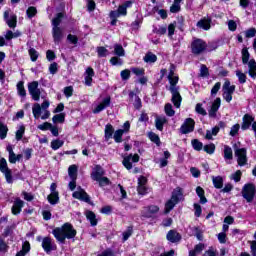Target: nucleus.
Returning <instances> with one entry per match:
<instances>
[{
    "instance_id": "f257e3e1",
    "label": "nucleus",
    "mask_w": 256,
    "mask_h": 256,
    "mask_svg": "<svg viewBox=\"0 0 256 256\" xmlns=\"http://www.w3.org/2000/svg\"><path fill=\"white\" fill-rule=\"evenodd\" d=\"M52 233L59 243H65V239H75L77 230L70 223H65L62 227L55 228Z\"/></svg>"
},
{
    "instance_id": "f03ea898",
    "label": "nucleus",
    "mask_w": 256,
    "mask_h": 256,
    "mask_svg": "<svg viewBox=\"0 0 256 256\" xmlns=\"http://www.w3.org/2000/svg\"><path fill=\"white\" fill-rule=\"evenodd\" d=\"M168 80L171 85L170 92L172 94V103L174 107H176V109H179V107H181V101H183V98H181V94L179 93V88L175 86L176 83H179V77L175 76V73L173 72V68L170 69Z\"/></svg>"
},
{
    "instance_id": "7ed1b4c3",
    "label": "nucleus",
    "mask_w": 256,
    "mask_h": 256,
    "mask_svg": "<svg viewBox=\"0 0 256 256\" xmlns=\"http://www.w3.org/2000/svg\"><path fill=\"white\" fill-rule=\"evenodd\" d=\"M183 201V190L181 188H176L172 192L171 199H169L165 204V213H170L172 209L175 208V205Z\"/></svg>"
},
{
    "instance_id": "20e7f679",
    "label": "nucleus",
    "mask_w": 256,
    "mask_h": 256,
    "mask_svg": "<svg viewBox=\"0 0 256 256\" xmlns=\"http://www.w3.org/2000/svg\"><path fill=\"white\" fill-rule=\"evenodd\" d=\"M250 54L247 48L242 49V63L243 65H248V74L252 79L256 78V62L254 59L249 60Z\"/></svg>"
},
{
    "instance_id": "39448f33",
    "label": "nucleus",
    "mask_w": 256,
    "mask_h": 256,
    "mask_svg": "<svg viewBox=\"0 0 256 256\" xmlns=\"http://www.w3.org/2000/svg\"><path fill=\"white\" fill-rule=\"evenodd\" d=\"M241 195L247 203H253L256 196V186L253 183H247L242 187Z\"/></svg>"
},
{
    "instance_id": "423d86ee",
    "label": "nucleus",
    "mask_w": 256,
    "mask_h": 256,
    "mask_svg": "<svg viewBox=\"0 0 256 256\" xmlns=\"http://www.w3.org/2000/svg\"><path fill=\"white\" fill-rule=\"evenodd\" d=\"M223 91V99L227 103H231L233 101V94L235 93V85H231L229 80H226L222 86Z\"/></svg>"
},
{
    "instance_id": "0eeeda50",
    "label": "nucleus",
    "mask_w": 256,
    "mask_h": 256,
    "mask_svg": "<svg viewBox=\"0 0 256 256\" xmlns=\"http://www.w3.org/2000/svg\"><path fill=\"white\" fill-rule=\"evenodd\" d=\"M207 49V42L196 38L191 43V51L194 55H201Z\"/></svg>"
},
{
    "instance_id": "6e6552de",
    "label": "nucleus",
    "mask_w": 256,
    "mask_h": 256,
    "mask_svg": "<svg viewBox=\"0 0 256 256\" xmlns=\"http://www.w3.org/2000/svg\"><path fill=\"white\" fill-rule=\"evenodd\" d=\"M0 171L5 176L7 183H13V176L11 169L7 166V160L5 158L0 159Z\"/></svg>"
},
{
    "instance_id": "1a4fd4ad",
    "label": "nucleus",
    "mask_w": 256,
    "mask_h": 256,
    "mask_svg": "<svg viewBox=\"0 0 256 256\" xmlns=\"http://www.w3.org/2000/svg\"><path fill=\"white\" fill-rule=\"evenodd\" d=\"M28 91L34 101L41 98V90H39V82L33 81L28 85Z\"/></svg>"
},
{
    "instance_id": "9d476101",
    "label": "nucleus",
    "mask_w": 256,
    "mask_h": 256,
    "mask_svg": "<svg viewBox=\"0 0 256 256\" xmlns=\"http://www.w3.org/2000/svg\"><path fill=\"white\" fill-rule=\"evenodd\" d=\"M235 157H237V162L240 167L247 165V149L245 148H235Z\"/></svg>"
},
{
    "instance_id": "9b49d317",
    "label": "nucleus",
    "mask_w": 256,
    "mask_h": 256,
    "mask_svg": "<svg viewBox=\"0 0 256 256\" xmlns=\"http://www.w3.org/2000/svg\"><path fill=\"white\" fill-rule=\"evenodd\" d=\"M193 131H195V120L187 118L180 127V133L187 135L188 133H193Z\"/></svg>"
},
{
    "instance_id": "f8f14e48",
    "label": "nucleus",
    "mask_w": 256,
    "mask_h": 256,
    "mask_svg": "<svg viewBox=\"0 0 256 256\" xmlns=\"http://www.w3.org/2000/svg\"><path fill=\"white\" fill-rule=\"evenodd\" d=\"M9 13V10L4 12V21L7 23L8 27H10V29H15V27H17V15L11 14L9 16Z\"/></svg>"
},
{
    "instance_id": "ddd939ff",
    "label": "nucleus",
    "mask_w": 256,
    "mask_h": 256,
    "mask_svg": "<svg viewBox=\"0 0 256 256\" xmlns=\"http://www.w3.org/2000/svg\"><path fill=\"white\" fill-rule=\"evenodd\" d=\"M131 161L133 163H139V154H130L129 156H126L124 159H123V165L125 168L129 170L133 169V164H131Z\"/></svg>"
},
{
    "instance_id": "4468645a",
    "label": "nucleus",
    "mask_w": 256,
    "mask_h": 256,
    "mask_svg": "<svg viewBox=\"0 0 256 256\" xmlns=\"http://www.w3.org/2000/svg\"><path fill=\"white\" fill-rule=\"evenodd\" d=\"M111 105V97H106L100 102L98 105L95 106V108L92 110V113L97 115V113H101V111H105L107 107Z\"/></svg>"
},
{
    "instance_id": "2eb2a0df",
    "label": "nucleus",
    "mask_w": 256,
    "mask_h": 256,
    "mask_svg": "<svg viewBox=\"0 0 256 256\" xmlns=\"http://www.w3.org/2000/svg\"><path fill=\"white\" fill-rule=\"evenodd\" d=\"M42 248L45 253H51V251H55L57 249V245L54 244L53 240L49 237H45L42 240Z\"/></svg>"
},
{
    "instance_id": "dca6fc26",
    "label": "nucleus",
    "mask_w": 256,
    "mask_h": 256,
    "mask_svg": "<svg viewBox=\"0 0 256 256\" xmlns=\"http://www.w3.org/2000/svg\"><path fill=\"white\" fill-rule=\"evenodd\" d=\"M105 175V170L100 165H96L91 173V179L93 181H98V179H101Z\"/></svg>"
},
{
    "instance_id": "f3484780",
    "label": "nucleus",
    "mask_w": 256,
    "mask_h": 256,
    "mask_svg": "<svg viewBox=\"0 0 256 256\" xmlns=\"http://www.w3.org/2000/svg\"><path fill=\"white\" fill-rule=\"evenodd\" d=\"M72 197H74V199H79L80 201H85V203H89V195H87V192H85L81 187H79L77 191L73 192Z\"/></svg>"
},
{
    "instance_id": "a211bd4d",
    "label": "nucleus",
    "mask_w": 256,
    "mask_h": 256,
    "mask_svg": "<svg viewBox=\"0 0 256 256\" xmlns=\"http://www.w3.org/2000/svg\"><path fill=\"white\" fill-rule=\"evenodd\" d=\"M242 125H241V129L242 131H247V129H249V127H251V124L254 123L253 121H255V118H253V116L249 115V114H245L243 116L242 119Z\"/></svg>"
},
{
    "instance_id": "6ab92c4d",
    "label": "nucleus",
    "mask_w": 256,
    "mask_h": 256,
    "mask_svg": "<svg viewBox=\"0 0 256 256\" xmlns=\"http://www.w3.org/2000/svg\"><path fill=\"white\" fill-rule=\"evenodd\" d=\"M24 205H25V202H23V200H21V198H16L14 201V204L12 206L13 215H19V213H21V209H23Z\"/></svg>"
},
{
    "instance_id": "aec40b11",
    "label": "nucleus",
    "mask_w": 256,
    "mask_h": 256,
    "mask_svg": "<svg viewBox=\"0 0 256 256\" xmlns=\"http://www.w3.org/2000/svg\"><path fill=\"white\" fill-rule=\"evenodd\" d=\"M52 37L54 39V43H61V39H63V29H61V27H53Z\"/></svg>"
},
{
    "instance_id": "412c9836",
    "label": "nucleus",
    "mask_w": 256,
    "mask_h": 256,
    "mask_svg": "<svg viewBox=\"0 0 256 256\" xmlns=\"http://www.w3.org/2000/svg\"><path fill=\"white\" fill-rule=\"evenodd\" d=\"M220 107H221V98H216L209 111V117H216L217 111H219Z\"/></svg>"
},
{
    "instance_id": "4be33fe9",
    "label": "nucleus",
    "mask_w": 256,
    "mask_h": 256,
    "mask_svg": "<svg viewBox=\"0 0 256 256\" xmlns=\"http://www.w3.org/2000/svg\"><path fill=\"white\" fill-rule=\"evenodd\" d=\"M93 77H95V71H93V68L91 67L87 68L84 82L87 87H91V84L93 83Z\"/></svg>"
},
{
    "instance_id": "5701e85b",
    "label": "nucleus",
    "mask_w": 256,
    "mask_h": 256,
    "mask_svg": "<svg viewBox=\"0 0 256 256\" xmlns=\"http://www.w3.org/2000/svg\"><path fill=\"white\" fill-rule=\"evenodd\" d=\"M167 239L170 241V243H177L181 241V234L175 230H170L167 234Z\"/></svg>"
},
{
    "instance_id": "b1692460",
    "label": "nucleus",
    "mask_w": 256,
    "mask_h": 256,
    "mask_svg": "<svg viewBox=\"0 0 256 256\" xmlns=\"http://www.w3.org/2000/svg\"><path fill=\"white\" fill-rule=\"evenodd\" d=\"M127 15V10L124 5H120L117 10L110 12V17H125Z\"/></svg>"
},
{
    "instance_id": "393cba45",
    "label": "nucleus",
    "mask_w": 256,
    "mask_h": 256,
    "mask_svg": "<svg viewBox=\"0 0 256 256\" xmlns=\"http://www.w3.org/2000/svg\"><path fill=\"white\" fill-rule=\"evenodd\" d=\"M167 123V118L165 116H156L155 127L158 131H163V125Z\"/></svg>"
},
{
    "instance_id": "a878e982",
    "label": "nucleus",
    "mask_w": 256,
    "mask_h": 256,
    "mask_svg": "<svg viewBox=\"0 0 256 256\" xmlns=\"http://www.w3.org/2000/svg\"><path fill=\"white\" fill-rule=\"evenodd\" d=\"M197 27L204 29V31H209L211 29V20L204 18L197 22Z\"/></svg>"
},
{
    "instance_id": "bb28decb",
    "label": "nucleus",
    "mask_w": 256,
    "mask_h": 256,
    "mask_svg": "<svg viewBox=\"0 0 256 256\" xmlns=\"http://www.w3.org/2000/svg\"><path fill=\"white\" fill-rule=\"evenodd\" d=\"M144 216L145 217H153L156 213H159V207L152 205L144 209Z\"/></svg>"
},
{
    "instance_id": "cd10ccee",
    "label": "nucleus",
    "mask_w": 256,
    "mask_h": 256,
    "mask_svg": "<svg viewBox=\"0 0 256 256\" xmlns=\"http://www.w3.org/2000/svg\"><path fill=\"white\" fill-rule=\"evenodd\" d=\"M104 133H105V139H106V141H109V139H112V138H113V133H115V128H113V125L107 124V125L105 126Z\"/></svg>"
},
{
    "instance_id": "c85d7f7f",
    "label": "nucleus",
    "mask_w": 256,
    "mask_h": 256,
    "mask_svg": "<svg viewBox=\"0 0 256 256\" xmlns=\"http://www.w3.org/2000/svg\"><path fill=\"white\" fill-rule=\"evenodd\" d=\"M196 194L200 198L201 205H205V203H207V198L205 197V190H203L201 186H198L196 188Z\"/></svg>"
},
{
    "instance_id": "c756f323",
    "label": "nucleus",
    "mask_w": 256,
    "mask_h": 256,
    "mask_svg": "<svg viewBox=\"0 0 256 256\" xmlns=\"http://www.w3.org/2000/svg\"><path fill=\"white\" fill-rule=\"evenodd\" d=\"M212 183L216 189H223V177L212 176Z\"/></svg>"
},
{
    "instance_id": "7c9ffc66",
    "label": "nucleus",
    "mask_w": 256,
    "mask_h": 256,
    "mask_svg": "<svg viewBox=\"0 0 256 256\" xmlns=\"http://www.w3.org/2000/svg\"><path fill=\"white\" fill-rule=\"evenodd\" d=\"M47 199L50 205H57V203H59V192L50 193Z\"/></svg>"
},
{
    "instance_id": "2f4dec72",
    "label": "nucleus",
    "mask_w": 256,
    "mask_h": 256,
    "mask_svg": "<svg viewBox=\"0 0 256 256\" xmlns=\"http://www.w3.org/2000/svg\"><path fill=\"white\" fill-rule=\"evenodd\" d=\"M114 55L117 57H125V49L121 44L114 45Z\"/></svg>"
},
{
    "instance_id": "473e14b6",
    "label": "nucleus",
    "mask_w": 256,
    "mask_h": 256,
    "mask_svg": "<svg viewBox=\"0 0 256 256\" xmlns=\"http://www.w3.org/2000/svg\"><path fill=\"white\" fill-rule=\"evenodd\" d=\"M125 133V130L119 129L114 132L113 139L116 143H122L123 142V134Z\"/></svg>"
},
{
    "instance_id": "72a5a7b5",
    "label": "nucleus",
    "mask_w": 256,
    "mask_h": 256,
    "mask_svg": "<svg viewBox=\"0 0 256 256\" xmlns=\"http://www.w3.org/2000/svg\"><path fill=\"white\" fill-rule=\"evenodd\" d=\"M41 105L39 103L34 104L32 107V113L34 115V119H39L41 117Z\"/></svg>"
},
{
    "instance_id": "f704fd0d",
    "label": "nucleus",
    "mask_w": 256,
    "mask_h": 256,
    "mask_svg": "<svg viewBox=\"0 0 256 256\" xmlns=\"http://www.w3.org/2000/svg\"><path fill=\"white\" fill-rule=\"evenodd\" d=\"M129 97L131 99H134V107L135 109H141V98L139 96L135 95V93L130 92Z\"/></svg>"
},
{
    "instance_id": "c9c22d12",
    "label": "nucleus",
    "mask_w": 256,
    "mask_h": 256,
    "mask_svg": "<svg viewBox=\"0 0 256 256\" xmlns=\"http://www.w3.org/2000/svg\"><path fill=\"white\" fill-rule=\"evenodd\" d=\"M183 0H174L173 5L170 7V12L171 13H179V11H181V5L180 3Z\"/></svg>"
},
{
    "instance_id": "e433bc0d",
    "label": "nucleus",
    "mask_w": 256,
    "mask_h": 256,
    "mask_svg": "<svg viewBox=\"0 0 256 256\" xmlns=\"http://www.w3.org/2000/svg\"><path fill=\"white\" fill-rule=\"evenodd\" d=\"M145 63H155L157 61V55L153 54L152 52H148L144 56Z\"/></svg>"
},
{
    "instance_id": "4c0bfd02",
    "label": "nucleus",
    "mask_w": 256,
    "mask_h": 256,
    "mask_svg": "<svg viewBox=\"0 0 256 256\" xmlns=\"http://www.w3.org/2000/svg\"><path fill=\"white\" fill-rule=\"evenodd\" d=\"M86 217L88 221H90L92 227H95L97 225V218L95 216V213L88 211L86 212Z\"/></svg>"
},
{
    "instance_id": "58836bf2",
    "label": "nucleus",
    "mask_w": 256,
    "mask_h": 256,
    "mask_svg": "<svg viewBox=\"0 0 256 256\" xmlns=\"http://www.w3.org/2000/svg\"><path fill=\"white\" fill-rule=\"evenodd\" d=\"M62 145H65V142L63 140L56 139L51 142V148L53 149V151H57V149H61Z\"/></svg>"
},
{
    "instance_id": "ea45409f",
    "label": "nucleus",
    "mask_w": 256,
    "mask_h": 256,
    "mask_svg": "<svg viewBox=\"0 0 256 256\" xmlns=\"http://www.w3.org/2000/svg\"><path fill=\"white\" fill-rule=\"evenodd\" d=\"M224 159H227V160L233 159V149H231V147L227 145L224 146Z\"/></svg>"
},
{
    "instance_id": "a19ab883",
    "label": "nucleus",
    "mask_w": 256,
    "mask_h": 256,
    "mask_svg": "<svg viewBox=\"0 0 256 256\" xmlns=\"http://www.w3.org/2000/svg\"><path fill=\"white\" fill-rule=\"evenodd\" d=\"M68 174H69L70 179H77V165L69 166Z\"/></svg>"
},
{
    "instance_id": "79ce46f5",
    "label": "nucleus",
    "mask_w": 256,
    "mask_h": 256,
    "mask_svg": "<svg viewBox=\"0 0 256 256\" xmlns=\"http://www.w3.org/2000/svg\"><path fill=\"white\" fill-rule=\"evenodd\" d=\"M17 91H18V95L20 97H26L27 96V91H25V86L23 85V82H18L17 84Z\"/></svg>"
},
{
    "instance_id": "37998d69",
    "label": "nucleus",
    "mask_w": 256,
    "mask_h": 256,
    "mask_svg": "<svg viewBox=\"0 0 256 256\" xmlns=\"http://www.w3.org/2000/svg\"><path fill=\"white\" fill-rule=\"evenodd\" d=\"M26 15L28 19H33V17L37 15V8L35 6L28 7V9L26 10Z\"/></svg>"
},
{
    "instance_id": "c03bdc74",
    "label": "nucleus",
    "mask_w": 256,
    "mask_h": 256,
    "mask_svg": "<svg viewBox=\"0 0 256 256\" xmlns=\"http://www.w3.org/2000/svg\"><path fill=\"white\" fill-rule=\"evenodd\" d=\"M52 121L53 123H65V113L54 115Z\"/></svg>"
},
{
    "instance_id": "a18cd8bd",
    "label": "nucleus",
    "mask_w": 256,
    "mask_h": 256,
    "mask_svg": "<svg viewBox=\"0 0 256 256\" xmlns=\"http://www.w3.org/2000/svg\"><path fill=\"white\" fill-rule=\"evenodd\" d=\"M96 51L98 53V57H107V55H109V50L103 46L97 47Z\"/></svg>"
},
{
    "instance_id": "49530a36",
    "label": "nucleus",
    "mask_w": 256,
    "mask_h": 256,
    "mask_svg": "<svg viewBox=\"0 0 256 256\" xmlns=\"http://www.w3.org/2000/svg\"><path fill=\"white\" fill-rule=\"evenodd\" d=\"M99 183V187H107V185H111V180L109 178L102 176V178L96 180Z\"/></svg>"
},
{
    "instance_id": "de8ad7c7",
    "label": "nucleus",
    "mask_w": 256,
    "mask_h": 256,
    "mask_svg": "<svg viewBox=\"0 0 256 256\" xmlns=\"http://www.w3.org/2000/svg\"><path fill=\"white\" fill-rule=\"evenodd\" d=\"M204 245L203 244H197L194 248V250H191L189 252V256H197V253H201V251L204 249Z\"/></svg>"
},
{
    "instance_id": "09e8293b",
    "label": "nucleus",
    "mask_w": 256,
    "mask_h": 256,
    "mask_svg": "<svg viewBox=\"0 0 256 256\" xmlns=\"http://www.w3.org/2000/svg\"><path fill=\"white\" fill-rule=\"evenodd\" d=\"M164 111L168 117H173L175 115V110H173V105L169 103L165 105Z\"/></svg>"
},
{
    "instance_id": "8fccbe9b",
    "label": "nucleus",
    "mask_w": 256,
    "mask_h": 256,
    "mask_svg": "<svg viewBox=\"0 0 256 256\" xmlns=\"http://www.w3.org/2000/svg\"><path fill=\"white\" fill-rule=\"evenodd\" d=\"M23 135H25V127L21 125L16 131V141H21V139H23Z\"/></svg>"
},
{
    "instance_id": "3c124183",
    "label": "nucleus",
    "mask_w": 256,
    "mask_h": 256,
    "mask_svg": "<svg viewBox=\"0 0 256 256\" xmlns=\"http://www.w3.org/2000/svg\"><path fill=\"white\" fill-rule=\"evenodd\" d=\"M236 76L238 77L239 83H247V75H245V73L240 70H236Z\"/></svg>"
},
{
    "instance_id": "603ef678",
    "label": "nucleus",
    "mask_w": 256,
    "mask_h": 256,
    "mask_svg": "<svg viewBox=\"0 0 256 256\" xmlns=\"http://www.w3.org/2000/svg\"><path fill=\"white\" fill-rule=\"evenodd\" d=\"M28 53L30 55L31 61L35 62L37 59H39V52H37L35 48H30Z\"/></svg>"
},
{
    "instance_id": "864d4df0",
    "label": "nucleus",
    "mask_w": 256,
    "mask_h": 256,
    "mask_svg": "<svg viewBox=\"0 0 256 256\" xmlns=\"http://www.w3.org/2000/svg\"><path fill=\"white\" fill-rule=\"evenodd\" d=\"M63 19V13H58L57 16L52 20L53 27H59L61 20Z\"/></svg>"
},
{
    "instance_id": "5fc2aeb1",
    "label": "nucleus",
    "mask_w": 256,
    "mask_h": 256,
    "mask_svg": "<svg viewBox=\"0 0 256 256\" xmlns=\"http://www.w3.org/2000/svg\"><path fill=\"white\" fill-rule=\"evenodd\" d=\"M191 143H192V147H193V149H195V151H201V149H203V143H201L197 139H193L191 141Z\"/></svg>"
},
{
    "instance_id": "6e6d98bb",
    "label": "nucleus",
    "mask_w": 256,
    "mask_h": 256,
    "mask_svg": "<svg viewBox=\"0 0 256 256\" xmlns=\"http://www.w3.org/2000/svg\"><path fill=\"white\" fill-rule=\"evenodd\" d=\"M7 131H9V129L5 124L0 123V139H5L7 137Z\"/></svg>"
},
{
    "instance_id": "4d7b16f0",
    "label": "nucleus",
    "mask_w": 256,
    "mask_h": 256,
    "mask_svg": "<svg viewBox=\"0 0 256 256\" xmlns=\"http://www.w3.org/2000/svg\"><path fill=\"white\" fill-rule=\"evenodd\" d=\"M195 111L199 115H203V116L207 115V111L205 110V108H203V104L201 103L196 104Z\"/></svg>"
},
{
    "instance_id": "13d9d810",
    "label": "nucleus",
    "mask_w": 256,
    "mask_h": 256,
    "mask_svg": "<svg viewBox=\"0 0 256 256\" xmlns=\"http://www.w3.org/2000/svg\"><path fill=\"white\" fill-rule=\"evenodd\" d=\"M239 129H241V125L235 124L231 127L229 135L231 137H235L239 133Z\"/></svg>"
},
{
    "instance_id": "bf43d9fd",
    "label": "nucleus",
    "mask_w": 256,
    "mask_h": 256,
    "mask_svg": "<svg viewBox=\"0 0 256 256\" xmlns=\"http://www.w3.org/2000/svg\"><path fill=\"white\" fill-rule=\"evenodd\" d=\"M241 175V170H237L234 174L230 176V179H232L236 183H239V181H241Z\"/></svg>"
},
{
    "instance_id": "052dcab7",
    "label": "nucleus",
    "mask_w": 256,
    "mask_h": 256,
    "mask_svg": "<svg viewBox=\"0 0 256 256\" xmlns=\"http://www.w3.org/2000/svg\"><path fill=\"white\" fill-rule=\"evenodd\" d=\"M204 151H206L208 155H213V153H215V144L205 145Z\"/></svg>"
},
{
    "instance_id": "680f3d73",
    "label": "nucleus",
    "mask_w": 256,
    "mask_h": 256,
    "mask_svg": "<svg viewBox=\"0 0 256 256\" xmlns=\"http://www.w3.org/2000/svg\"><path fill=\"white\" fill-rule=\"evenodd\" d=\"M255 35H256V29L255 28H250V29L245 31V37H247V39H251V38L255 37Z\"/></svg>"
},
{
    "instance_id": "e2e57ef3",
    "label": "nucleus",
    "mask_w": 256,
    "mask_h": 256,
    "mask_svg": "<svg viewBox=\"0 0 256 256\" xmlns=\"http://www.w3.org/2000/svg\"><path fill=\"white\" fill-rule=\"evenodd\" d=\"M51 123L49 122H44L43 124L38 125V129L40 131H49L51 129Z\"/></svg>"
},
{
    "instance_id": "0e129e2a",
    "label": "nucleus",
    "mask_w": 256,
    "mask_h": 256,
    "mask_svg": "<svg viewBox=\"0 0 256 256\" xmlns=\"http://www.w3.org/2000/svg\"><path fill=\"white\" fill-rule=\"evenodd\" d=\"M120 75H121V78L123 79V81H127V79H129V77H131V71L129 69H125V70L121 71Z\"/></svg>"
},
{
    "instance_id": "69168bd1",
    "label": "nucleus",
    "mask_w": 256,
    "mask_h": 256,
    "mask_svg": "<svg viewBox=\"0 0 256 256\" xmlns=\"http://www.w3.org/2000/svg\"><path fill=\"white\" fill-rule=\"evenodd\" d=\"M194 211L195 217H199L201 213H203V209L201 208V205H199L198 203L194 204Z\"/></svg>"
},
{
    "instance_id": "338daca9",
    "label": "nucleus",
    "mask_w": 256,
    "mask_h": 256,
    "mask_svg": "<svg viewBox=\"0 0 256 256\" xmlns=\"http://www.w3.org/2000/svg\"><path fill=\"white\" fill-rule=\"evenodd\" d=\"M149 139L151 141H153V143H156V145H159L160 143V139H159V136L153 132H150L149 133Z\"/></svg>"
},
{
    "instance_id": "774afa93",
    "label": "nucleus",
    "mask_w": 256,
    "mask_h": 256,
    "mask_svg": "<svg viewBox=\"0 0 256 256\" xmlns=\"http://www.w3.org/2000/svg\"><path fill=\"white\" fill-rule=\"evenodd\" d=\"M200 76L201 77H209V68L207 66L202 65L200 68Z\"/></svg>"
}]
</instances>
